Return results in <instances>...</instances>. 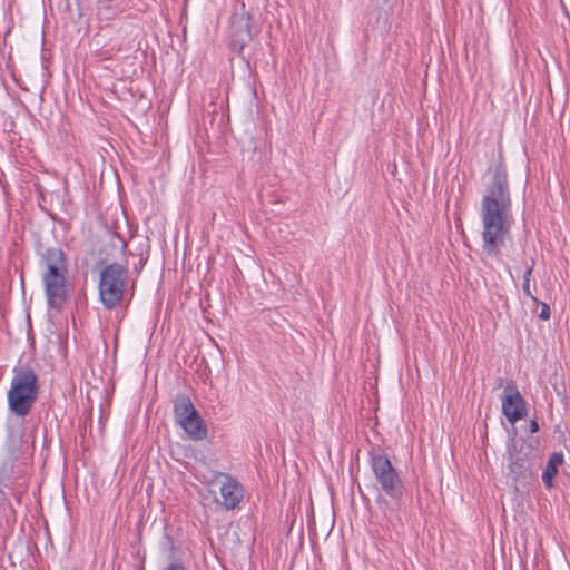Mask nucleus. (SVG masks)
I'll list each match as a JSON object with an SVG mask.
<instances>
[{
  "label": "nucleus",
  "instance_id": "f257e3e1",
  "mask_svg": "<svg viewBox=\"0 0 570 570\" xmlns=\"http://www.w3.org/2000/svg\"><path fill=\"white\" fill-rule=\"evenodd\" d=\"M480 216L482 249L488 256H498L513 222L507 173L501 166L495 167L482 197Z\"/></svg>",
  "mask_w": 570,
  "mask_h": 570
},
{
  "label": "nucleus",
  "instance_id": "f03ea898",
  "mask_svg": "<svg viewBox=\"0 0 570 570\" xmlns=\"http://www.w3.org/2000/svg\"><path fill=\"white\" fill-rule=\"evenodd\" d=\"M41 279L50 308L60 309L68 298L67 264L59 248H49L40 259Z\"/></svg>",
  "mask_w": 570,
  "mask_h": 570
},
{
  "label": "nucleus",
  "instance_id": "7ed1b4c3",
  "mask_svg": "<svg viewBox=\"0 0 570 570\" xmlns=\"http://www.w3.org/2000/svg\"><path fill=\"white\" fill-rule=\"evenodd\" d=\"M37 395L38 383L33 370L26 366L16 367L8 391L9 410L17 416L24 417L31 411Z\"/></svg>",
  "mask_w": 570,
  "mask_h": 570
},
{
  "label": "nucleus",
  "instance_id": "20e7f679",
  "mask_svg": "<svg viewBox=\"0 0 570 570\" xmlns=\"http://www.w3.org/2000/svg\"><path fill=\"white\" fill-rule=\"evenodd\" d=\"M127 282V269L114 263L105 267L100 273L99 295L107 308L115 307L122 298Z\"/></svg>",
  "mask_w": 570,
  "mask_h": 570
},
{
  "label": "nucleus",
  "instance_id": "39448f33",
  "mask_svg": "<svg viewBox=\"0 0 570 570\" xmlns=\"http://www.w3.org/2000/svg\"><path fill=\"white\" fill-rule=\"evenodd\" d=\"M370 463L381 489L392 498L401 497L403 484L389 458L384 453L372 452Z\"/></svg>",
  "mask_w": 570,
  "mask_h": 570
},
{
  "label": "nucleus",
  "instance_id": "423d86ee",
  "mask_svg": "<svg viewBox=\"0 0 570 570\" xmlns=\"http://www.w3.org/2000/svg\"><path fill=\"white\" fill-rule=\"evenodd\" d=\"M213 487H218L220 500L216 502L222 504L227 510H234L239 505L244 498V489L242 484L232 475L226 473H216L210 481Z\"/></svg>",
  "mask_w": 570,
  "mask_h": 570
},
{
  "label": "nucleus",
  "instance_id": "0eeeda50",
  "mask_svg": "<svg viewBox=\"0 0 570 570\" xmlns=\"http://www.w3.org/2000/svg\"><path fill=\"white\" fill-rule=\"evenodd\" d=\"M502 412L512 424L525 415L524 400L513 383H508L504 389Z\"/></svg>",
  "mask_w": 570,
  "mask_h": 570
},
{
  "label": "nucleus",
  "instance_id": "6e6552de",
  "mask_svg": "<svg viewBox=\"0 0 570 570\" xmlns=\"http://www.w3.org/2000/svg\"><path fill=\"white\" fill-rule=\"evenodd\" d=\"M230 30L234 48L242 49L247 41L252 39V22L249 13L242 4L238 11H235L230 19Z\"/></svg>",
  "mask_w": 570,
  "mask_h": 570
},
{
  "label": "nucleus",
  "instance_id": "1a4fd4ad",
  "mask_svg": "<svg viewBox=\"0 0 570 570\" xmlns=\"http://www.w3.org/2000/svg\"><path fill=\"white\" fill-rule=\"evenodd\" d=\"M174 414L177 423L183 428L187 422L195 420L198 412L191 400L187 395L180 394L175 399Z\"/></svg>",
  "mask_w": 570,
  "mask_h": 570
},
{
  "label": "nucleus",
  "instance_id": "9d476101",
  "mask_svg": "<svg viewBox=\"0 0 570 570\" xmlns=\"http://www.w3.org/2000/svg\"><path fill=\"white\" fill-rule=\"evenodd\" d=\"M562 463H563V454L562 453L556 452L550 456V459L546 465V469L542 473V480L547 488L552 487V481L558 473L559 466L562 465Z\"/></svg>",
  "mask_w": 570,
  "mask_h": 570
},
{
  "label": "nucleus",
  "instance_id": "9b49d317",
  "mask_svg": "<svg viewBox=\"0 0 570 570\" xmlns=\"http://www.w3.org/2000/svg\"><path fill=\"white\" fill-rule=\"evenodd\" d=\"M181 429L195 441H202L207 436L206 425L199 414L196 415L195 420L187 422Z\"/></svg>",
  "mask_w": 570,
  "mask_h": 570
},
{
  "label": "nucleus",
  "instance_id": "f8f14e48",
  "mask_svg": "<svg viewBox=\"0 0 570 570\" xmlns=\"http://www.w3.org/2000/svg\"><path fill=\"white\" fill-rule=\"evenodd\" d=\"M531 273H532V267H529L523 277L522 289L527 296L531 297L533 301H537V298L532 295L531 289H530Z\"/></svg>",
  "mask_w": 570,
  "mask_h": 570
},
{
  "label": "nucleus",
  "instance_id": "ddd939ff",
  "mask_svg": "<svg viewBox=\"0 0 570 570\" xmlns=\"http://www.w3.org/2000/svg\"><path fill=\"white\" fill-rule=\"evenodd\" d=\"M540 318L548 320L550 317V308L547 304L542 305V309L540 312Z\"/></svg>",
  "mask_w": 570,
  "mask_h": 570
},
{
  "label": "nucleus",
  "instance_id": "4468645a",
  "mask_svg": "<svg viewBox=\"0 0 570 570\" xmlns=\"http://www.w3.org/2000/svg\"><path fill=\"white\" fill-rule=\"evenodd\" d=\"M11 443L14 448H18L19 443L21 442V434L20 433H11L10 435Z\"/></svg>",
  "mask_w": 570,
  "mask_h": 570
},
{
  "label": "nucleus",
  "instance_id": "2eb2a0df",
  "mask_svg": "<svg viewBox=\"0 0 570 570\" xmlns=\"http://www.w3.org/2000/svg\"><path fill=\"white\" fill-rule=\"evenodd\" d=\"M530 430L532 433L537 432L539 430V425L535 421H531L530 423Z\"/></svg>",
  "mask_w": 570,
  "mask_h": 570
},
{
  "label": "nucleus",
  "instance_id": "dca6fc26",
  "mask_svg": "<svg viewBox=\"0 0 570 570\" xmlns=\"http://www.w3.org/2000/svg\"><path fill=\"white\" fill-rule=\"evenodd\" d=\"M165 570H185V569H184V567H181L179 564H170Z\"/></svg>",
  "mask_w": 570,
  "mask_h": 570
}]
</instances>
